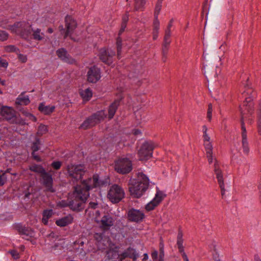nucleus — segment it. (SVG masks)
Masks as SVG:
<instances>
[{"label":"nucleus","instance_id":"f257e3e1","mask_svg":"<svg viewBox=\"0 0 261 261\" xmlns=\"http://www.w3.org/2000/svg\"><path fill=\"white\" fill-rule=\"evenodd\" d=\"M86 180H83L82 184L73 187V199L70 200V209L79 212L85 208V203L90 196L91 187L87 185Z\"/></svg>","mask_w":261,"mask_h":261},{"label":"nucleus","instance_id":"f03ea898","mask_svg":"<svg viewBox=\"0 0 261 261\" xmlns=\"http://www.w3.org/2000/svg\"><path fill=\"white\" fill-rule=\"evenodd\" d=\"M149 185L148 177L143 172L137 173V179L128 183V191L134 198H140L148 189Z\"/></svg>","mask_w":261,"mask_h":261},{"label":"nucleus","instance_id":"7ed1b4c3","mask_svg":"<svg viewBox=\"0 0 261 261\" xmlns=\"http://www.w3.org/2000/svg\"><path fill=\"white\" fill-rule=\"evenodd\" d=\"M77 27L76 20L70 15H67L65 18V27L63 25H60L58 27L60 34L63 36L64 39L69 37L70 39L76 42V39L71 37L74 30Z\"/></svg>","mask_w":261,"mask_h":261},{"label":"nucleus","instance_id":"20e7f679","mask_svg":"<svg viewBox=\"0 0 261 261\" xmlns=\"http://www.w3.org/2000/svg\"><path fill=\"white\" fill-rule=\"evenodd\" d=\"M107 117L105 110H100L87 117L81 124L80 128L85 130L92 128L103 121Z\"/></svg>","mask_w":261,"mask_h":261},{"label":"nucleus","instance_id":"39448f33","mask_svg":"<svg viewBox=\"0 0 261 261\" xmlns=\"http://www.w3.org/2000/svg\"><path fill=\"white\" fill-rule=\"evenodd\" d=\"M243 96L245 97L243 107H240V111L242 110L246 114L251 115L254 112L253 98L255 97L256 93L252 88L247 87L243 93Z\"/></svg>","mask_w":261,"mask_h":261},{"label":"nucleus","instance_id":"423d86ee","mask_svg":"<svg viewBox=\"0 0 261 261\" xmlns=\"http://www.w3.org/2000/svg\"><path fill=\"white\" fill-rule=\"evenodd\" d=\"M114 170L117 173L122 175L128 174L133 170L132 162L126 157L119 158L114 162Z\"/></svg>","mask_w":261,"mask_h":261},{"label":"nucleus","instance_id":"0eeeda50","mask_svg":"<svg viewBox=\"0 0 261 261\" xmlns=\"http://www.w3.org/2000/svg\"><path fill=\"white\" fill-rule=\"evenodd\" d=\"M66 170L69 177L72 178L73 182H77L80 180L81 182L83 181V176L86 172L84 165L70 164L67 166Z\"/></svg>","mask_w":261,"mask_h":261},{"label":"nucleus","instance_id":"6e6552de","mask_svg":"<svg viewBox=\"0 0 261 261\" xmlns=\"http://www.w3.org/2000/svg\"><path fill=\"white\" fill-rule=\"evenodd\" d=\"M124 196L123 189L120 186L114 184L108 191L107 197L113 203H118L124 198Z\"/></svg>","mask_w":261,"mask_h":261},{"label":"nucleus","instance_id":"1a4fd4ad","mask_svg":"<svg viewBox=\"0 0 261 261\" xmlns=\"http://www.w3.org/2000/svg\"><path fill=\"white\" fill-rule=\"evenodd\" d=\"M154 147L151 141H145L141 145L138 151L140 161L147 160L152 156Z\"/></svg>","mask_w":261,"mask_h":261},{"label":"nucleus","instance_id":"9d476101","mask_svg":"<svg viewBox=\"0 0 261 261\" xmlns=\"http://www.w3.org/2000/svg\"><path fill=\"white\" fill-rule=\"evenodd\" d=\"M145 218L144 212L140 210L132 207L127 212V219L129 222L139 223L143 222Z\"/></svg>","mask_w":261,"mask_h":261},{"label":"nucleus","instance_id":"9b49d317","mask_svg":"<svg viewBox=\"0 0 261 261\" xmlns=\"http://www.w3.org/2000/svg\"><path fill=\"white\" fill-rule=\"evenodd\" d=\"M0 114L11 123H16V112L11 107L3 106L0 109Z\"/></svg>","mask_w":261,"mask_h":261},{"label":"nucleus","instance_id":"f8f14e48","mask_svg":"<svg viewBox=\"0 0 261 261\" xmlns=\"http://www.w3.org/2000/svg\"><path fill=\"white\" fill-rule=\"evenodd\" d=\"M115 55V52L112 50L102 48L99 50L98 57L101 62L110 66L113 62V57Z\"/></svg>","mask_w":261,"mask_h":261},{"label":"nucleus","instance_id":"ddd939ff","mask_svg":"<svg viewBox=\"0 0 261 261\" xmlns=\"http://www.w3.org/2000/svg\"><path fill=\"white\" fill-rule=\"evenodd\" d=\"M100 78V69L96 65L91 66L87 72V81L91 83H96Z\"/></svg>","mask_w":261,"mask_h":261},{"label":"nucleus","instance_id":"4468645a","mask_svg":"<svg viewBox=\"0 0 261 261\" xmlns=\"http://www.w3.org/2000/svg\"><path fill=\"white\" fill-rule=\"evenodd\" d=\"M86 180V184L91 187L90 190L93 188H96L97 187H101L106 185L108 183V181L106 179H100L99 175L97 174H94L92 178H88Z\"/></svg>","mask_w":261,"mask_h":261},{"label":"nucleus","instance_id":"2eb2a0df","mask_svg":"<svg viewBox=\"0 0 261 261\" xmlns=\"http://www.w3.org/2000/svg\"><path fill=\"white\" fill-rule=\"evenodd\" d=\"M56 55L64 62L72 64L75 62L65 48L62 47L57 49Z\"/></svg>","mask_w":261,"mask_h":261},{"label":"nucleus","instance_id":"dca6fc26","mask_svg":"<svg viewBox=\"0 0 261 261\" xmlns=\"http://www.w3.org/2000/svg\"><path fill=\"white\" fill-rule=\"evenodd\" d=\"M114 219L109 214L105 215L100 221V228L103 231L109 230L114 224Z\"/></svg>","mask_w":261,"mask_h":261},{"label":"nucleus","instance_id":"f3484780","mask_svg":"<svg viewBox=\"0 0 261 261\" xmlns=\"http://www.w3.org/2000/svg\"><path fill=\"white\" fill-rule=\"evenodd\" d=\"M214 172L216 175V178L218 180V182L221 191V195L222 196L225 194L224 184L223 180V176L221 170L219 168V166L217 164L216 161L214 164Z\"/></svg>","mask_w":261,"mask_h":261},{"label":"nucleus","instance_id":"a211bd4d","mask_svg":"<svg viewBox=\"0 0 261 261\" xmlns=\"http://www.w3.org/2000/svg\"><path fill=\"white\" fill-rule=\"evenodd\" d=\"M41 178L43 180V185L47 188V191L50 192H54L53 186V178L52 175L45 171L41 175Z\"/></svg>","mask_w":261,"mask_h":261},{"label":"nucleus","instance_id":"6ab92c4d","mask_svg":"<svg viewBox=\"0 0 261 261\" xmlns=\"http://www.w3.org/2000/svg\"><path fill=\"white\" fill-rule=\"evenodd\" d=\"M119 257L120 261H122L126 258H129L132 259L134 261H135L139 257V254L135 249L129 247L119 255Z\"/></svg>","mask_w":261,"mask_h":261},{"label":"nucleus","instance_id":"aec40b11","mask_svg":"<svg viewBox=\"0 0 261 261\" xmlns=\"http://www.w3.org/2000/svg\"><path fill=\"white\" fill-rule=\"evenodd\" d=\"M14 228L20 235H25L30 238L34 236V232L31 227L23 226L21 223L15 224Z\"/></svg>","mask_w":261,"mask_h":261},{"label":"nucleus","instance_id":"412c9836","mask_svg":"<svg viewBox=\"0 0 261 261\" xmlns=\"http://www.w3.org/2000/svg\"><path fill=\"white\" fill-rule=\"evenodd\" d=\"M122 97L115 99L109 107L108 108V118L109 120L113 118Z\"/></svg>","mask_w":261,"mask_h":261},{"label":"nucleus","instance_id":"4be33fe9","mask_svg":"<svg viewBox=\"0 0 261 261\" xmlns=\"http://www.w3.org/2000/svg\"><path fill=\"white\" fill-rule=\"evenodd\" d=\"M24 92H22L16 99L15 105L19 109L21 105L27 106L30 103L29 96H23Z\"/></svg>","mask_w":261,"mask_h":261},{"label":"nucleus","instance_id":"5701e85b","mask_svg":"<svg viewBox=\"0 0 261 261\" xmlns=\"http://www.w3.org/2000/svg\"><path fill=\"white\" fill-rule=\"evenodd\" d=\"M73 221V216L69 214L68 215L63 217L61 219L56 221V224L57 226L60 227H65L69 224H71Z\"/></svg>","mask_w":261,"mask_h":261},{"label":"nucleus","instance_id":"b1692460","mask_svg":"<svg viewBox=\"0 0 261 261\" xmlns=\"http://www.w3.org/2000/svg\"><path fill=\"white\" fill-rule=\"evenodd\" d=\"M9 20L8 19H3L0 20V27L3 29L14 30L21 26V22H16L13 25H8Z\"/></svg>","mask_w":261,"mask_h":261},{"label":"nucleus","instance_id":"393cba45","mask_svg":"<svg viewBox=\"0 0 261 261\" xmlns=\"http://www.w3.org/2000/svg\"><path fill=\"white\" fill-rule=\"evenodd\" d=\"M55 109V106H45L43 103H40L38 110L44 115H50Z\"/></svg>","mask_w":261,"mask_h":261},{"label":"nucleus","instance_id":"a878e982","mask_svg":"<svg viewBox=\"0 0 261 261\" xmlns=\"http://www.w3.org/2000/svg\"><path fill=\"white\" fill-rule=\"evenodd\" d=\"M203 73L207 80L208 77L213 79V77H215L217 75V72L214 67L211 68L208 66H204Z\"/></svg>","mask_w":261,"mask_h":261},{"label":"nucleus","instance_id":"bb28decb","mask_svg":"<svg viewBox=\"0 0 261 261\" xmlns=\"http://www.w3.org/2000/svg\"><path fill=\"white\" fill-rule=\"evenodd\" d=\"M129 12L127 11H126L125 13L123 15L122 17L121 28L119 31V35H121V34L125 31V29L127 26V22L129 20Z\"/></svg>","mask_w":261,"mask_h":261},{"label":"nucleus","instance_id":"cd10ccee","mask_svg":"<svg viewBox=\"0 0 261 261\" xmlns=\"http://www.w3.org/2000/svg\"><path fill=\"white\" fill-rule=\"evenodd\" d=\"M167 196V195L158 188L156 189V193L154 198L152 199L157 205H159L163 199Z\"/></svg>","mask_w":261,"mask_h":261},{"label":"nucleus","instance_id":"c85d7f7f","mask_svg":"<svg viewBox=\"0 0 261 261\" xmlns=\"http://www.w3.org/2000/svg\"><path fill=\"white\" fill-rule=\"evenodd\" d=\"M33 38L36 41H41L44 39V34L41 32L40 29L32 30Z\"/></svg>","mask_w":261,"mask_h":261},{"label":"nucleus","instance_id":"c756f323","mask_svg":"<svg viewBox=\"0 0 261 261\" xmlns=\"http://www.w3.org/2000/svg\"><path fill=\"white\" fill-rule=\"evenodd\" d=\"M29 170L32 172L39 173L41 175L45 171V169L40 165L34 164L29 166Z\"/></svg>","mask_w":261,"mask_h":261},{"label":"nucleus","instance_id":"7c9ffc66","mask_svg":"<svg viewBox=\"0 0 261 261\" xmlns=\"http://www.w3.org/2000/svg\"><path fill=\"white\" fill-rule=\"evenodd\" d=\"M41 145V142L40 138L38 137H35L34 141L32 143L31 149L32 152H36L38 151L40 148V145Z\"/></svg>","mask_w":261,"mask_h":261},{"label":"nucleus","instance_id":"2f4dec72","mask_svg":"<svg viewBox=\"0 0 261 261\" xmlns=\"http://www.w3.org/2000/svg\"><path fill=\"white\" fill-rule=\"evenodd\" d=\"M147 0H135L134 11H143Z\"/></svg>","mask_w":261,"mask_h":261},{"label":"nucleus","instance_id":"473e14b6","mask_svg":"<svg viewBox=\"0 0 261 261\" xmlns=\"http://www.w3.org/2000/svg\"><path fill=\"white\" fill-rule=\"evenodd\" d=\"M164 245L163 240L162 238L160 239L159 243V257L158 261H164Z\"/></svg>","mask_w":261,"mask_h":261},{"label":"nucleus","instance_id":"72a5a7b5","mask_svg":"<svg viewBox=\"0 0 261 261\" xmlns=\"http://www.w3.org/2000/svg\"><path fill=\"white\" fill-rule=\"evenodd\" d=\"M245 113L242 110L241 111V129H242V137H247V131L246 129L245 125V122H244V117H245Z\"/></svg>","mask_w":261,"mask_h":261},{"label":"nucleus","instance_id":"f704fd0d","mask_svg":"<svg viewBox=\"0 0 261 261\" xmlns=\"http://www.w3.org/2000/svg\"><path fill=\"white\" fill-rule=\"evenodd\" d=\"M81 95L84 100L88 101L92 96V90L87 88L81 93Z\"/></svg>","mask_w":261,"mask_h":261},{"label":"nucleus","instance_id":"c9c22d12","mask_svg":"<svg viewBox=\"0 0 261 261\" xmlns=\"http://www.w3.org/2000/svg\"><path fill=\"white\" fill-rule=\"evenodd\" d=\"M242 146L243 152L248 154L249 152V147L247 137H242Z\"/></svg>","mask_w":261,"mask_h":261},{"label":"nucleus","instance_id":"e433bc0d","mask_svg":"<svg viewBox=\"0 0 261 261\" xmlns=\"http://www.w3.org/2000/svg\"><path fill=\"white\" fill-rule=\"evenodd\" d=\"M32 26L30 25L28 29H22L20 32L21 36L24 38L27 39L29 38V36L31 34L32 32L33 29L31 28Z\"/></svg>","mask_w":261,"mask_h":261},{"label":"nucleus","instance_id":"4c0bfd02","mask_svg":"<svg viewBox=\"0 0 261 261\" xmlns=\"http://www.w3.org/2000/svg\"><path fill=\"white\" fill-rule=\"evenodd\" d=\"M22 113V114L28 117L30 120H32L33 122H36L37 121V118L35 116H34L32 114L28 112L26 110L21 109L19 108L18 109Z\"/></svg>","mask_w":261,"mask_h":261},{"label":"nucleus","instance_id":"58836bf2","mask_svg":"<svg viewBox=\"0 0 261 261\" xmlns=\"http://www.w3.org/2000/svg\"><path fill=\"white\" fill-rule=\"evenodd\" d=\"M47 132H48L47 126L45 125L41 124L38 126V132L37 133V135L39 136H41L43 135V134H45V133H46Z\"/></svg>","mask_w":261,"mask_h":261},{"label":"nucleus","instance_id":"ea45409f","mask_svg":"<svg viewBox=\"0 0 261 261\" xmlns=\"http://www.w3.org/2000/svg\"><path fill=\"white\" fill-rule=\"evenodd\" d=\"M120 35H118V37L116 39V45H117V56L119 58V56L121 53L122 49V39L120 36Z\"/></svg>","mask_w":261,"mask_h":261},{"label":"nucleus","instance_id":"a19ab883","mask_svg":"<svg viewBox=\"0 0 261 261\" xmlns=\"http://www.w3.org/2000/svg\"><path fill=\"white\" fill-rule=\"evenodd\" d=\"M183 233L181 230L179 228L178 231V234L177 237V246H183L182 244L184 240L182 239Z\"/></svg>","mask_w":261,"mask_h":261},{"label":"nucleus","instance_id":"79ce46f5","mask_svg":"<svg viewBox=\"0 0 261 261\" xmlns=\"http://www.w3.org/2000/svg\"><path fill=\"white\" fill-rule=\"evenodd\" d=\"M170 36H171V32L169 31V30H166L165 36L164 37L163 44H166L167 45H170V44L171 43Z\"/></svg>","mask_w":261,"mask_h":261},{"label":"nucleus","instance_id":"37998d69","mask_svg":"<svg viewBox=\"0 0 261 261\" xmlns=\"http://www.w3.org/2000/svg\"><path fill=\"white\" fill-rule=\"evenodd\" d=\"M204 146L206 153H213V146L211 143L210 141L204 142Z\"/></svg>","mask_w":261,"mask_h":261},{"label":"nucleus","instance_id":"c03bdc74","mask_svg":"<svg viewBox=\"0 0 261 261\" xmlns=\"http://www.w3.org/2000/svg\"><path fill=\"white\" fill-rule=\"evenodd\" d=\"M5 50L7 52L9 53H16L19 52V48H17L15 45H9L5 47Z\"/></svg>","mask_w":261,"mask_h":261},{"label":"nucleus","instance_id":"a18cd8bd","mask_svg":"<svg viewBox=\"0 0 261 261\" xmlns=\"http://www.w3.org/2000/svg\"><path fill=\"white\" fill-rule=\"evenodd\" d=\"M162 7V2L161 1H158L154 9V17H158V15L160 13Z\"/></svg>","mask_w":261,"mask_h":261},{"label":"nucleus","instance_id":"49530a36","mask_svg":"<svg viewBox=\"0 0 261 261\" xmlns=\"http://www.w3.org/2000/svg\"><path fill=\"white\" fill-rule=\"evenodd\" d=\"M158 205L154 202V201L153 200H152L150 202H149L145 205V208L147 211L149 212L154 210L155 207H156Z\"/></svg>","mask_w":261,"mask_h":261},{"label":"nucleus","instance_id":"de8ad7c7","mask_svg":"<svg viewBox=\"0 0 261 261\" xmlns=\"http://www.w3.org/2000/svg\"><path fill=\"white\" fill-rule=\"evenodd\" d=\"M54 213L52 209L44 210L42 213V216L45 217L46 219H49L53 216Z\"/></svg>","mask_w":261,"mask_h":261},{"label":"nucleus","instance_id":"09e8293b","mask_svg":"<svg viewBox=\"0 0 261 261\" xmlns=\"http://www.w3.org/2000/svg\"><path fill=\"white\" fill-rule=\"evenodd\" d=\"M9 34L5 31L0 30V41H5L8 39Z\"/></svg>","mask_w":261,"mask_h":261},{"label":"nucleus","instance_id":"8fccbe9b","mask_svg":"<svg viewBox=\"0 0 261 261\" xmlns=\"http://www.w3.org/2000/svg\"><path fill=\"white\" fill-rule=\"evenodd\" d=\"M160 28V22L158 19V17H154V20L153 21V29L155 33H159V30Z\"/></svg>","mask_w":261,"mask_h":261},{"label":"nucleus","instance_id":"3c124183","mask_svg":"<svg viewBox=\"0 0 261 261\" xmlns=\"http://www.w3.org/2000/svg\"><path fill=\"white\" fill-rule=\"evenodd\" d=\"M62 166V162L61 161H54L51 164V167L56 170H58L60 169Z\"/></svg>","mask_w":261,"mask_h":261},{"label":"nucleus","instance_id":"603ef678","mask_svg":"<svg viewBox=\"0 0 261 261\" xmlns=\"http://www.w3.org/2000/svg\"><path fill=\"white\" fill-rule=\"evenodd\" d=\"M9 253L14 259H17L20 257L19 253L16 250H10L9 251Z\"/></svg>","mask_w":261,"mask_h":261},{"label":"nucleus","instance_id":"864d4df0","mask_svg":"<svg viewBox=\"0 0 261 261\" xmlns=\"http://www.w3.org/2000/svg\"><path fill=\"white\" fill-rule=\"evenodd\" d=\"M18 56V60L22 63H24L27 62L28 60L27 56L26 55H24L23 54H21L20 53H17Z\"/></svg>","mask_w":261,"mask_h":261},{"label":"nucleus","instance_id":"5fc2aeb1","mask_svg":"<svg viewBox=\"0 0 261 261\" xmlns=\"http://www.w3.org/2000/svg\"><path fill=\"white\" fill-rule=\"evenodd\" d=\"M170 45H167L166 44H163L162 54V56H167L169 50V47Z\"/></svg>","mask_w":261,"mask_h":261},{"label":"nucleus","instance_id":"6e6d98bb","mask_svg":"<svg viewBox=\"0 0 261 261\" xmlns=\"http://www.w3.org/2000/svg\"><path fill=\"white\" fill-rule=\"evenodd\" d=\"M7 181V177L5 175V173H0V186L4 185Z\"/></svg>","mask_w":261,"mask_h":261},{"label":"nucleus","instance_id":"4d7b16f0","mask_svg":"<svg viewBox=\"0 0 261 261\" xmlns=\"http://www.w3.org/2000/svg\"><path fill=\"white\" fill-rule=\"evenodd\" d=\"M94 238L96 241L100 242L103 239V234L102 233H95L94 234Z\"/></svg>","mask_w":261,"mask_h":261},{"label":"nucleus","instance_id":"13d9d810","mask_svg":"<svg viewBox=\"0 0 261 261\" xmlns=\"http://www.w3.org/2000/svg\"><path fill=\"white\" fill-rule=\"evenodd\" d=\"M36 152H32L31 155L33 160H35L37 162H41V159L40 156L35 153Z\"/></svg>","mask_w":261,"mask_h":261},{"label":"nucleus","instance_id":"bf43d9fd","mask_svg":"<svg viewBox=\"0 0 261 261\" xmlns=\"http://www.w3.org/2000/svg\"><path fill=\"white\" fill-rule=\"evenodd\" d=\"M151 257L153 261H158V252L154 250L151 253Z\"/></svg>","mask_w":261,"mask_h":261},{"label":"nucleus","instance_id":"052dcab7","mask_svg":"<svg viewBox=\"0 0 261 261\" xmlns=\"http://www.w3.org/2000/svg\"><path fill=\"white\" fill-rule=\"evenodd\" d=\"M207 2H208V0H204V2L203 4L202 12V15H203L205 11L206 17L208 15V12H206V7H207Z\"/></svg>","mask_w":261,"mask_h":261},{"label":"nucleus","instance_id":"680f3d73","mask_svg":"<svg viewBox=\"0 0 261 261\" xmlns=\"http://www.w3.org/2000/svg\"><path fill=\"white\" fill-rule=\"evenodd\" d=\"M8 65V63L6 60L2 59L0 57V67L6 68Z\"/></svg>","mask_w":261,"mask_h":261},{"label":"nucleus","instance_id":"e2e57ef3","mask_svg":"<svg viewBox=\"0 0 261 261\" xmlns=\"http://www.w3.org/2000/svg\"><path fill=\"white\" fill-rule=\"evenodd\" d=\"M70 201L69 200L68 202L65 200H62L60 202V206L62 207H68L70 208Z\"/></svg>","mask_w":261,"mask_h":261},{"label":"nucleus","instance_id":"0e129e2a","mask_svg":"<svg viewBox=\"0 0 261 261\" xmlns=\"http://www.w3.org/2000/svg\"><path fill=\"white\" fill-rule=\"evenodd\" d=\"M257 127H261V109L259 110L257 116Z\"/></svg>","mask_w":261,"mask_h":261},{"label":"nucleus","instance_id":"69168bd1","mask_svg":"<svg viewBox=\"0 0 261 261\" xmlns=\"http://www.w3.org/2000/svg\"><path fill=\"white\" fill-rule=\"evenodd\" d=\"M98 205L97 202H90L89 203V208H92V209H95L97 208Z\"/></svg>","mask_w":261,"mask_h":261},{"label":"nucleus","instance_id":"338daca9","mask_svg":"<svg viewBox=\"0 0 261 261\" xmlns=\"http://www.w3.org/2000/svg\"><path fill=\"white\" fill-rule=\"evenodd\" d=\"M214 251L215 252V254H213V258L216 261H220V259L219 257V255L216 251V246L214 247Z\"/></svg>","mask_w":261,"mask_h":261},{"label":"nucleus","instance_id":"774afa93","mask_svg":"<svg viewBox=\"0 0 261 261\" xmlns=\"http://www.w3.org/2000/svg\"><path fill=\"white\" fill-rule=\"evenodd\" d=\"M24 196L23 199H25L28 198V199H29L30 196L31 195V193L28 191H25L24 192Z\"/></svg>","mask_w":261,"mask_h":261}]
</instances>
